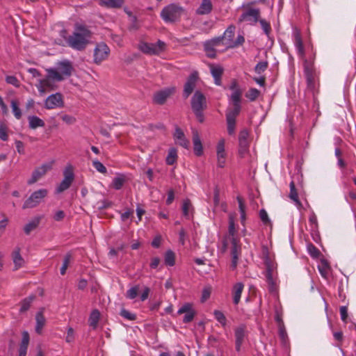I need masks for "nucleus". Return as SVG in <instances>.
Wrapping results in <instances>:
<instances>
[{"label":"nucleus","instance_id":"6ab92c4d","mask_svg":"<svg viewBox=\"0 0 356 356\" xmlns=\"http://www.w3.org/2000/svg\"><path fill=\"white\" fill-rule=\"evenodd\" d=\"M175 88H167L156 92L154 95V102L159 104H163L166 99L175 92Z\"/></svg>","mask_w":356,"mask_h":356},{"label":"nucleus","instance_id":"37998d69","mask_svg":"<svg viewBox=\"0 0 356 356\" xmlns=\"http://www.w3.org/2000/svg\"><path fill=\"white\" fill-rule=\"evenodd\" d=\"M125 182V178L123 175H119L115 177L112 181L113 187L116 189H120Z\"/></svg>","mask_w":356,"mask_h":356},{"label":"nucleus","instance_id":"f03ea898","mask_svg":"<svg viewBox=\"0 0 356 356\" xmlns=\"http://www.w3.org/2000/svg\"><path fill=\"white\" fill-rule=\"evenodd\" d=\"M91 32L84 26L79 25L74 32L67 40L68 45L74 49L81 51L85 49L89 42Z\"/></svg>","mask_w":356,"mask_h":356},{"label":"nucleus","instance_id":"680f3d73","mask_svg":"<svg viewBox=\"0 0 356 356\" xmlns=\"http://www.w3.org/2000/svg\"><path fill=\"white\" fill-rule=\"evenodd\" d=\"M120 315L127 319V320H130V321H133V320H135L136 318V315L133 313H131L130 312H129L128 310H126L124 309H122L120 311Z\"/></svg>","mask_w":356,"mask_h":356},{"label":"nucleus","instance_id":"de8ad7c7","mask_svg":"<svg viewBox=\"0 0 356 356\" xmlns=\"http://www.w3.org/2000/svg\"><path fill=\"white\" fill-rule=\"evenodd\" d=\"M260 95L259 90L256 88H250L245 94V97L251 102L254 101Z\"/></svg>","mask_w":356,"mask_h":356},{"label":"nucleus","instance_id":"79ce46f5","mask_svg":"<svg viewBox=\"0 0 356 356\" xmlns=\"http://www.w3.org/2000/svg\"><path fill=\"white\" fill-rule=\"evenodd\" d=\"M237 201L238 203V209L241 213V222L243 225H244L246 219L245 211V207L241 197H237Z\"/></svg>","mask_w":356,"mask_h":356},{"label":"nucleus","instance_id":"c03bdc74","mask_svg":"<svg viewBox=\"0 0 356 356\" xmlns=\"http://www.w3.org/2000/svg\"><path fill=\"white\" fill-rule=\"evenodd\" d=\"M213 315L216 321L221 324L222 327H225L227 325V318L224 314L219 311L215 310L213 312Z\"/></svg>","mask_w":356,"mask_h":356},{"label":"nucleus","instance_id":"603ef678","mask_svg":"<svg viewBox=\"0 0 356 356\" xmlns=\"http://www.w3.org/2000/svg\"><path fill=\"white\" fill-rule=\"evenodd\" d=\"M92 166L101 173L105 174L107 172L106 167L98 160L92 161Z\"/></svg>","mask_w":356,"mask_h":356},{"label":"nucleus","instance_id":"58836bf2","mask_svg":"<svg viewBox=\"0 0 356 356\" xmlns=\"http://www.w3.org/2000/svg\"><path fill=\"white\" fill-rule=\"evenodd\" d=\"M192 211V204L189 200L186 199L184 200L182 205V212L184 216L189 219L191 216V212Z\"/></svg>","mask_w":356,"mask_h":356},{"label":"nucleus","instance_id":"9b49d317","mask_svg":"<svg viewBox=\"0 0 356 356\" xmlns=\"http://www.w3.org/2000/svg\"><path fill=\"white\" fill-rule=\"evenodd\" d=\"M260 12L257 8H250L244 11L238 18L239 22H246L248 24H255L259 17Z\"/></svg>","mask_w":356,"mask_h":356},{"label":"nucleus","instance_id":"a18cd8bd","mask_svg":"<svg viewBox=\"0 0 356 356\" xmlns=\"http://www.w3.org/2000/svg\"><path fill=\"white\" fill-rule=\"evenodd\" d=\"M215 45H213L208 40L206 41L204 43V51L207 53V55L209 57L213 58L215 56V49H214Z\"/></svg>","mask_w":356,"mask_h":356},{"label":"nucleus","instance_id":"bf43d9fd","mask_svg":"<svg viewBox=\"0 0 356 356\" xmlns=\"http://www.w3.org/2000/svg\"><path fill=\"white\" fill-rule=\"evenodd\" d=\"M259 217L264 224L270 225V220L269 219L268 215L267 212L266 211V210H264V209L260 210Z\"/></svg>","mask_w":356,"mask_h":356},{"label":"nucleus","instance_id":"4be33fe9","mask_svg":"<svg viewBox=\"0 0 356 356\" xmlns=\"http://www.w3.org/2000/svg\"><path fill=\"white\" fill-rule=\"evenodd\" d=\"M294 44L300 57L303 58L305 56V49L302 41L300 33L299 30L295 29L293 31Z\"/></svg>","mask_w":356,"mask_h":356},{"label":"nucleus","instance_id":"4468645a","mask_svg":"<svg viewBox=\"0 0 356 356\" xmlns=\"http://www.w3.org/2000/svg\"><path fill=\"white\" fill-rule=\"evenodd\" d=\"M64 102L60 93L56 92L49 95L44 101V107L47 109H54L63 106Z\"/></svg>","mask_w":356,"mask_h":356},{"label":"nucleus","instance_id":"5701e85b","mask_svg":"<svg viewBox=\"0 0 356 356\" xmlns=\"http://www.w3.org/2000/svg\"><path fill=\"white\" fill-rule=\"evenodd\" d=\"M197 79V76L195 73L191 74L188 77L187 81L184 85V96L187 98L193 91L195 87V83Z\"/></svg>","mask_w":356,"mask_h":356},{"label":"nucleus","instance_id":"ddd939ff","mask_svg":"<svg viewBox=\"0 0 356 356\" xmlns=\"http://www.w3.org/2000/svg\"><path fill=\"white\" fill-rule=\"evenodd\" d=\"M304 74L307 80V87L310 90H314L316 87L315 83V72L313 65L307 60L304 61Z\"/></svg>","mask_w":356,"mask_h":356},{"label":"nucleus","instance_id":"4c0bfd02","mask_svg":"<svg viewBox=\"0 0 356 356\" xmlns=\"http://www.w3.org/2000/svg\"><path fill=\"white\" fill-rule=\"evenodd\" d=\"M177 159V151L175 148H170L166 157V163L168 165H173Z\"/></svg>","mask_w":356,"mask_h":356},{"label":"nucleus","instance_id":"a211bd4d","mask_svg":"<svg viewBox=\"0 0 356 356\" xmlns=\"http://www.w3.org/2000/svg\"><path fill=\"white\" fill-rule=\"evenodd\" d=\"M54 80L53 77L49 76V73H47V76L45 78L38 79V83L35 86L41 95H44L47 90L54 88V84L52 83Z\"/></svg>","mask_w":356,"mask_h":356},{"label":"nucleus","instance_id":"a19ab883","mask_svg":"<svg viewBox=\"0 0 356 356\" xmlns=\"http://www.w3.org/2000/svg\"><path fill=\"white\" fill-rule=\"evenodd\" d=\"M165 264L168 266H173L175 264V255L172 250L166 251L165 254Z\"/></svg>","mask_w":356,"mask_h":356},{"label":"nucleus","instance_id":"49530a36","mask_svg":"<svg viewBox=\"0 0 356 356\" xmlns=\"http://www.w3.org/2000/svg\"><path fill=\"white\" fill-rule=\"evenodd\" d=\"M10 106L12 108L13 113L15 117L19 120L22 118V111L21 109L18 106V103L16 100H12L10 103Z\"/></svg>","mask_w":356,"mask_h":356},{"label":"nucleus","instance_id":"f704fd0d","mask_svg":"<svg viewBox=\"0 0 356 356\" xmlns=\"http://www.w3.org/2000/svg\"><path fill=\"white\" fill-rule=\"evenodd\" d=\"M99 3L107 8H120L123 4V0H99Z\"/></svg>","mask_w":356,"mask_h":356},{"label":"nucleus","instance_id":"2f4dec72","mask_svg":"<svg viewBox=\"0 0 356 356\" xmlns=\"http://www.w3.org/2000/svg\"><path fill=\"white\" fill-rule=\"evenodd\" d=\"M241 111V105H232V108H229L226 113V120H235Z\"/></svg>","mask_w":356,"mask_h":356},{"label":"nucleus","instance_id":"5fc2aeb1","mask_svg":"<svg viewBox=\"0 0 356 356\" xmlns=\"http://www.w3.org/2000/svg\"><path fill=\"white\" fill-rule=\"evenodd\" d=\"M71 255L70 254H67L64 257V261L63 265L60 268V274L64 275L66 272V270L68 267V265L70 262Z\"/></svg>","mask_w":356,"mask_h":356},{"label":"nucleus","instance_id":"bb28decb","mask_svg":"<svg viewBox=\"0 0 356 356\" xmlns=\"http://www.w3.org/2000/svg\"><path fill=\"white\" fill-rule=\"evenodd\" d=\"M244 288V284L241 282L235 284L232 289L233 301L235 305H238L240 302L241 293Z\"/></svg>","mask_w":356,"mask_h":356},{"label":"nucleus","instance_id":"c85d7f7f","mask_svg":"<svg viewBox=\"0 0 356 356\" xmlns=\"http://www.w3.org/2000/svg\"><path fill=\"white\" fill-rule=\"evenodd\" d=\"M318 271H319L321 275L323 278H325V279L328 278V276L330 273V266L328 262L325 259H321L320 263L318 265Z\"/></svg>","mask_w":356,"mask_h":356},{"label":"nucleus","instance_id":"13d9d810","mask_svg":"<svg viewBox=\"0 0 356 356\" xmlns=\"http://www.w3.org/2000/svg\"><path fill=\"white\" fill-rule=\"evenodd\" d=\"M279 335H280V337L281 338V339L282 340V341L285 342L287 339V334H286V331L285 330L283 322L280 323Z\"/></svg>","mask_w":356,"mask_h":356},{"label":"nucleus","instance_id":"6e6552de","mask_svg":"<svg viewBox=\"0 0 356 356\" xmlns=\"http://www.w3.org/2000/svg\"><path fill=\"white\" fill-rule=\"evenodd\" d=\"M63 179L56 189L57 193H60L67 190L71 186L74 179V168L71 164L66 165L63 170Z\"/></svg>","mask_w":356,"mask_h":356},{"label":"nucleus","instance_id":"f8f14e48","mask_svg":"<svg viewBox=\"0 0 356 356\" xmlns=\"http://www.w3.org/2000/svg\"><path fill=\"white\" fill-rule=\"evenodd\" d=\"M227 154L225 150V140L221 138L216 145V160L219 168H224L226 164Z\"/></svg>","mask_w":356,"mask_h":356},{"label":"nucleus","instance_id":"ea45409f","mask_svg":"<svg viewBox=\"0 0 356 356\" xmlns=\"http://www.w3.org/2000/svg\"><path fill=\"white\" fill-rule=\"evenodd\" d=\"M100 314L97 309L93 310L89 317L90 325L95 328L99 321Z\"/></svg>","mask_w":356,"mask_h":356},{"label":"nucleus","instance_id":"20e7f679","mask_svg":"<svg viewBox=\"0 0 356 356\" xmlns=\"http://www.w3.org/2000/svg\"><path fill=\"white\" fill-rule=\"evenodd\" d=\"M263 259L266 268V277L268 285V290L271 293H275L277 289V281L275 276V270L277 266L268 257V252L266 248H264L263 250Z\"/></svg>","mask_w":356,"mask_h":356},{"label":"nucleus","instance_id":"9d476101","mask_svg":"<svg viewBox=\"0 0 356 356\" xmlns=\"http://www.w3.org/2000/svg\"><path fill=\"white\" fill-rule=\"evenodd\" d=\"M110 54V49L104 42L97 44L94 49L93 58L96 64H100L106 60Z\"/></svg>","mask_w":356,"mask_h":356},{"label":"nucleus","instance_id":"052dcab7","mask_svg":"<svg viewBox=\"0 0 356 356\" xmlns=\"http://www.w3.org/2000/svg\"><path fill=\"white\" fill-rule=\"evenodd\" d=\"M227 120V132L229 135H234L235 133V125H236V121L235 120Z\"/></svg>","mask_w":356,"mask_h":356},{"label":"nucleus","instance_id":"0e129e2a","mask_svg":"<svg viewBox=\"0 0 356 356\" xmlns=\"http://www.w3.org/2000/svg\"><path fill=\"white\" fill-rule=\"evenodd\" d=\"M245 42V38L243 35H238L236 40H234L232 43V44H229V48H234L239 45H241Z\"/></svg>","mask_w":356,"mask_h":356},{"label":"nucleus","instance_id":"393cba45","mask_svg":"<svg viewBox=\"0 0 356 356\" xmlns=\"http://www.w3.org/2000/svg\"><path fill=\"white\" fill-rule=\"evenodd\" d=\"M174 139L176 143L179 144L181 147L184 148L188 147L189 141L186 138L183 131L179 127H176L175 129L174 133Z\"/></svg>","mask_w":356,"mask_h":356},{"label":"nucleus","instance_id":"69168bd1","mask_svg":"<svg viewBox=\"0 0 356 356\" xmlns=\"http://www.w3.org/2000/svg\"><path fill=\"white\" fill-rule=\"evenodd\" d=\"M61 119L67 124H72L76 122V118L74 116L67 114L63 115Z\"/></svg>","mask_w":356,"mask_h":356},{"label":"nucleus","instance_id":"b1692460","mask_svg":"<svg viewBox=\"0 0 356 356\" xmlns=\"http://www.w3.org/2000/svg\"><path fill=\"white\" fill-rule=\"evenodd\" d=\"M235 29V26L233 25L228 26L223 35L221 36L222 44L225 45L227 48H229V44H232L231 43L234 41Z\"/></svg>","mask_w":356,"mask_h":356},{"label":"nucleus","instance_id":"f257e3e1","mask_svg":"<svg viewBox=\"0 0 356 356\" xmlns=\"http://www.w3.org/2000/svg\"><path fill=\"white\" fill-rule=\"evenodd\" d=\"M236 228L234 217L230 215L229 217V236L222 243V252H225L228 247V240L231 242L232 267L235 268L238 264V257L241 254V244L235 237Z\"/></svg>","mask_w":356,"mask_h":356},{"label":"nucleus","instance_id":"cd10ccee","mask_svg":"<svg viewBox=\"0 0 356 356\" xmlns=\"http://www.w3.org/2000/svg\"><path fill=\"white\" fill-rule=\"evenodd\" d=\"M210 71L214 79V82L216 85H220V78L223 72V69L220 65H211Z\"/></svg>","mask_w":356,"mask_h":356},{"label":"nucleus","instance_id":"423d86ee","mask_svg":"<svg viewBox=\"0 0 356 356\" xmlns=\"http://www.w3.org/2000/svg\"><path fill=\"white\" fill-rule=\"evenodd\" d=\"M206 98L200 91H196L191 99V107L200 122L204 120L202 111L206 108Z\"/></svg>","mask_w":356,"mask_h":356},{"label":"nucleus","instance_id":"338daca9","mask_svg":"<svg viewBox=\"0 0 356 356\" xmlns=\"http://www.w3.org/2000/svg\"><path fill=\"white\" fill-rule=\"evenodd\" d=\"M29 343V334L27 332H24L22 333V339L20 343V346L27 347Z\"/></svg>","mask_w":356,"mask_h":356},{"label":"nucleus","instance_id":"c756f323","mask_svg":"<svg viewBox=\"0 0 356 356\" xmlns=\"http://www.w3.org/2000/svg\"><path fill=\"white\" fill-rule=\"evenodd\" d=\"M193 149L197 156L202 154L203 149L200 138L197 131H193Z\"/></svg>","mask_w":356,"mask_h":356},{"label":"nucleus","instance_id":"c9c22d12","mask_svg":"<svg viewBox=\"0 0 356 356\" xmlns=\"http://www.w3.org/2000/svg\"><path fill=\"white\" fill-rule=\"evenodd\" d=\"M13 259L15 266V269H18L23 266L24 261L19 253V249L14 250L13 253Z\"/></svg>","mask_w":356,"mask_h":356},{"label":"nucleus","instance_id":"72a5a7b5","mask_svg":"<svg viewBox=\"0 0 356 356\" xmlns=\"http://www.w3.org/2000/svg\"><path fill=\"white\" fill-rule=\"evenodd\" d=\"M289 197L291 200L293 201L294 204L298 208H300L302 207V204L300 202L298 196V193L296 191L295 184L293 181L290 183V194Z\"/></svg>","mask_w":356,"mask_h":356},{"label":"nucleus","instance_id":"e2e57ef3","mask_svg":"<svg viewBox=\"0 0 356 356\" xmlns=\"http://www.w3.org/2000/svg\"><path fill=\"white\" fill-rule=\"evenodd\" d=\"M6 81L8 84H10L15 87L19 86V81L15 76H7L6 77Z\"/></svg>","mask_w":356,"mask_h":356},{"label":"nucleus","instance_id":"a878e982","mask_svg":"<svg viewBox=\"0 0 356 356\" xmlns=\"http://www.w3.org/2000/svg\"><path fill=\"white\" fill-rule=\"evenodd\" d=\"M212 8L211 0H202L196 10V13L201 15H207L211 12Z\"/></svg>","mask_w":356,"mask_h":356},{"label":"nucleus","instance_id":"3c124183","mask_svg":"<svg viewBox=\"0 0 356 356\" xmlns=\"http://www.w3.org/2000/svg\"><path fill=\"white\" fill-rule=\"evenodd\" d=\"M33 300V296H30V297L24 299L22 302L20 312H26V310H28L31 306V304Z\"/></svg>","mask_w":356,"mask_h":356},{"label":"nucleus","instance_id":"f3484780","mask_svg":"<svg viewBox=\"0 0 356 356\" xmlns=\"http://www.w3.org/2000/svg\"><path fill=\"white\" fill-rule=\"evenodd\" d=\"M178 314H184L183 322L185 323L191 322L195 315V311L193 309L192 303H184L177 311Z\"/></svg>","mask_w":356,"mask_h":356},{"label":"nucleus","instance_id":"4d7b16f0","mask_svg":"<svg viewBox=\"0 0 356 356\" xmlns=\"http://www.w3.org/2000/svg\"><path fill=\"white\" fill-rule=\"evenodd\" d=\"M211 288L210 286L204 287L202 292L201 301L202 302H204L207 299H209L211 296Z\"/></svg>","mask_w":356,"mask_h":356},{"label":"nucleus","instance_id":"7ed1b4c3","mask_svg":"<svg viewBox=\"0 0 356 356\" xmlns=\"http://www.w3.org/2000/svg\"><path fill=\"white\" fill-rule=\"evenodd\" d=\"M73 67L70 61L64 60L58 62L56 67L47 69V73H49V76L53 77L54 81H60L68 77L72 74Z\"/></svg>","mask_w":356,"mask_h":356},{"label":"nucleus","instance_id":"0eeeda50","mask_svg":"<svg viewBox=\"0 0 356 356\" xmlns=\"http://www.w3.org/2000/svg\"><path fill=\"white\" fill-rule=\"evenodd\" d=\"M166 44L161 40H158L156 43L140 42L139 49L146 54L159 55L165 50Z\"/></svg>","mask_w":356,"mask_h":356},{"label":"nucleus","instance_id":"8fccbe9b","mask_svg":"<svg viewBox=\"0 0 356 356\" xmlns=\"http://www.w3.org/2000/svg\"><path fill=\"white\" fill-rule=\"evenodd\" d=\"M307 250L309 255L313 258L318 257L320 254L319 250L312 243H309L307 246Z\"/></svg>","mask_w":356,"mask_h":356},{"label":"nucleus","instance_id":"864d4df0","mask_svg":"<svg viewBox=\"0 0 356 356\" xmlns=\"http://www.w3.org/2000/svg\"><path fill=\"white\" fill-rule=\"evenodd\" d=\"M138 287L133 286L127 290L126 297L129 299L133 300L138 296Z\"/></svg>","mask_w":356,"mask_h":356},{"label":"nucleus","instance_id":"09e8293b","mask_svg":"<svg viewBox=\"0 0 356 356\" xmlns=\"http://www.w3.org/2000/svg\"><path fill=\"white\" fill-rule=\"evenodd\" d=\"M268 65V63L267 61H260L256 65L254 71L256 73L260 74L267 69Z\"/></svg>","mask_w":356,"mask_h":356},{"label":"nucleus","instance_id":"dca6fc26","mask_svg":"<svg viewBox=\"0 0 356 356\" xmlns=\"http://www.w3.org/2000/svg\"><path fill=\"white\" fill-rule=\"evenodd\" d=\"M51 163H44L35 169L31 178L27 181L29 185L33 184L51 168Z\"/></svg>","mask_w":356,"mask_h":356},{"label":"nucleus","instance_id":"1a4fd4ad","mask_svg":"<svg viewBox=\"0 0 356 356\" xmlns=\"http://www.w3.org/2000/svg\"><path fill=\"white\" fill-rule=\"evenodd\" d=\"M47 190L41 188L31 193L29 197L24 202L22 208L24 209L33 208L38 205L47 196Z\"/></svg>","mask_w":356,"mask_h":356},{"label":"nucleus","instance_id":"473e14b6","mask_svg":"<svg viewBox=\"0 0 356 356\" xmlns=\"http://www.w3.org/2000/svg\"><path fill=\"white\" fill-rule=\"evenodd\" d=\"M28 120L29 125L31 129H35L38 127H42L44 126V121L35 115L29 116Z\"/></svg>","mask_w":356,"mask_h":356},{"label":"nucleus","instance_id":"2eb2a0df","mask_svg":"<svg viewBox=\"0 0 356 356\" xmlns=\"http://www.w3.org/2000/svg\"><path fill=\"white\" fill-rule=\"evenodd\" d=\"M248 132L247 130H243L240 132L238 136V154L241 157H245L249 152Z\"/></svg>","mask_w":356,"mask_h":356},{"label":"nucleus","instance_id":"e433bc0d","mask_svg":"<svg viewBox=\"0 0 356 356\" xmlns=\"http://www.w3.org/2000/svg\"><path fill=\"white\" fill-rule=\"evenodd\" d=\"M41 218L40 217H36L34 219H33L31 221H30L29 223H27L24 228V232L26 234H29V233L35 229L39 225Z\"/></svg>","mask_w":356,"mask_h":356},{"label":"nucleus","instance_id":"6e6d98bb","mask_svg":"<svg viewBox=\"0 0 356 356\" xmlns=\"http://www.w3.org/2000/svg\"><path fill=\"white\" fill-rule=\"evenodd\" d=\"M259 23L261 24V26L265 33V34L268 36L270 35L271 28L270 24L266 22L265 19H260Z\"/></svg>","mask_w":356,"mask_h":356},{"label":"nucleus","instance_id":"774afa93","mask_svg":"<svg viewBox=\"0 0 356 356\" xmlns=\"http://www.w3.org/2000/svg\"><path fill=\"white\" fill-rule=\"evenodd\" d=\"M15 146L17 151L20 154H24L25 152L24 143L20 140L15 141Z\"/></svg>","mask_w":356,"mask_h":356},{"label":"nucleus","instance_id":"412c9836","mask_svg":"<svg viewBox=\"0 0 356 356\" xmlns=\"http://www.w3.org/2000/svg\"><path fill=\"white\" fill-rule=\"evenodd\" d=\"M230 89L232 92L229 97L230 104L232 105H241V99L242 96V91L238 88L236 82H234L230 86Z\"/></svg>","mask_w":356,"mask_h":356},{"label":"nucleus","instance_id":"7c9ffc66","mask_svg":"<svg viewBox=\"0 0 356 356\" xmlns=\"http://www.w3.org/2000/svg\"><path fill=\"white\" fill-rule=\"evenodd\" d=\"M35 332L38 334H41L43 327L45 325L46 319L43 315L42 311L38 312L35 315Z\"/></svg>","mask_w":356,"mask_h":356},{"label":"nucleus","instance_id":"39448f33","mask_svg":"<svg viewBox=\"0 0 356 356\" xmlns=\"http://www.w3.org/2000/svg\"><path fill=\"white\" fill-rule=\"evenodd\" d=\"M183 8L175 4L171 3L163 8L161 13V17L166 22H175L179 20L183 14Z\"/></svg>","mask_w":356,"mask_h":356},{"label":"nucleus","instance_id":"aec40b11","mask_svg":"<svg viewBox=\"0 0 356 356\" xmlns=\"http://www.w3.org/2000/svg\"><path fill=\"white\" fill-rule=\"evenodd\" d=\"M246 336V330L244 325H241L235 329L236 350L239 352Z\"/></svg>","mask_w":356,"mask_h":356}]
</instances>
